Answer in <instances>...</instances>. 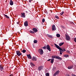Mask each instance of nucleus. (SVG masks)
<instances>
[{
  "label": "nucleus",
  "instance_id": "1",
  "mask_svg": "<svg viewBox=\"0 0 76 76\" xmlns=\"http://www.w3.org/2000/svg\"><path fill=\"white\" fill-rule=\"evenodd\" d=\"M55 47L57 48H58V49H59V51L60 52V54H62V53H63L64 51H66V49H61V47H60V46H58L57 44H55Z\"/></svg>",
  "mask_w": 76,
  "mask_h": 76
},
{
  "label": "nucleus",
  "instance_id": "2",
  "mask_svg": "<svg viewBox=\"0 0 76 76\" xmlns=\"http://www.w3.org/2000/svg\"><path fill=\"white\" fill-rule=\"evenodd\" d=\"M52 58H56V59H58L59 60H62L61 58L60 57L56 56H52Z\"/></svg>",
  "mask_w": 76,
  "mask_h": 76
},
{
  "label": "nucleus",
  "instance_id": "3",
  "mask_svg": "<svg viewBox=\"0 0 76 76\" xmlns=\"http://www.w3.org/2000/svg\"><path fill=\"white\" fill-rule=\"evenodd\" d=\"M38 52L40 54V55H42V54H44V51H43V50L41 49H39L38 50Z\"/></svg>",
  "mask_w": 76,
  "mask_h": 76
},
{
  "label": "nucleus",
  "instance_id": "4",
  "mask_svg": "<svg viewBox=\"0 0 76 76\" xmlns=\"http://www.w3.org/2000/svg\"><path fill=\"white\" fill-rule=\"evenodd\" d=\"M66 36V40H67V41H70V38L69 36V35L66 34L65 35Z\"/></svg>",
  "mask_w": 76,
  "mask_h": 76
},
{
  "label": "nucleus",
  "instance_id": "5",
  "mask_svg": "<svg viewBox=\"0 0 76 76\" xmlns=\"http://www.w3.org/2000/svg\"><path fill=\"white\" fill-rule=\"evenodd\" d=\"M56 26H55V25H53L52 26V31H56Z\"/></svg>",
  "mask_w": 76,
  "mask_h": 76
},
{
  "label": "nucleus",
  "instance_id": "6",
  "mask_svg": "<svg viewBox=\"0 0 76 76\" xmlns=\"http://www.w3.org/2000/svg\"><path fill=\"white\" fill-rule=\"evenodd\" d=\"M16 53H17V55L19 57L22 54V53L19 51H16Z\"/></svg>",
  "mask_w": 76,
  "mask_h": 76
},
{
  "label": "nucleus",
  "instance_id": "7",
  "mask_svg": "<svg viewBox=\"0 0 76 76\" xmlns=\"http://www.w3.org/2000/svg\"><path fill=\"white\" fill-rule=\"evenodd\" d=\"M47 50L49 51H51V48H50V46L48 45L47 46Z\"/></svg>",
  "mask_w": 76,
  "mask_h": 76
},
{
  "label": "nucleus",
  "instance_id": "8",
  "mask_svg": "<svg viewBox=\"0 0 76 76\" xmlns=\"http://www.w3.org/2000/svg\"><path fill=\"white\" fill-rule=\"evenodd\" d=\"M43 66H40L38 67V70L40 71V70H41L43 69Z\"/></svg>",
  "mask_w": 76,
  "mask_h": 76
},
{
  "label": "nucleus",
  "instance_id": "9",
  "mask_svg": "<svg viewBox=\"0 0 76 76\" xmlns=\"http://www.w3.org/2000/svg\"><path fill=\"white\" fill-rule=\"evenodd\" d=\"M58 73H59V71H57L54 74L53 76H56V75L58 74Z\"/></svg>",
  "mask_w": 76,
  "mask_h": 76
},
{
  "label": "nucleus",
  "instance_id": "10",
  "mask_svg": "<svg viewBox=\"0 0 76 76\" xmlns=\"http://www.w3.org/2000/svg\"><path fill=\"white\" fill-rule=\"evenodd\" d=\"M28 21H26L24 23V26H28Z\"/></svg>",
  "mask_w": 76,
  "mask_h": 76
},
{
  "label": "nucleus",
  "instance_id": "11",
  "mask_svg": "<svg viewBox=\"0 0 76 76\" xmlns=\"http://www.w3.org/2000/svg\"><path fill=\"white\" fill-rule=\"evenodd\" d=\"M32 60H33V61H36V60H37V58H36V57H35L34 56H33V58L32 59Z\"/></svg>",
  "mask_w": 76,
  "mask_h": 76
},
{
  "label": "nucleus",
  "instance_id": "12",
  "mask_svg": "<svg viewBox=\"0 0 76 76\" xmlns=\"http://www.w3.org/2000/svg\"><path fill=\"white\" fill-rule=\"evenodd\" d=\"M22 15L21 16V17L22 18H25V13H21Z\"/></svg>",
  "mask_w": 76,
  "mask_h": 76
},
{
  "label": "nucleus",
  "instance_id": "13",
  "mask_svg": "<svg viewBox=\"0 0 76 76\" xmlns=\"http://www.w3.org/2000/svg\"><path fill=\"white\" fill-rule=\"evenodd\" d=\"M33 31H34L35 32H38V30H37V29L36 28H34L33 29Z\"/></svg>",
  "mask_w": 76,
  "mask_h": 76
},
{
  "label": "nucleus",
  "instance_id": "14",
  "mask_svg": "<svg viewBox=\"0 0 76 76\" xmlns=\"http://www.w3.org/2000/svg\"><path fill=\"white\" fill-rule=\"evenodd\" d=\"M10 4L11 6L13 5V2L12 1V0H10Z\"/></svg>",
  "mask_w": 76,
  "mask_h": 76
},
{
  "label": "nucleus",
  "instance_id": "15",
  "mask_svg": "<svg viewBox=\"0 0 76 76\" xmlns=\"http://www.w3.org/2000/svg\"><path fill=\"white\" fill-rule=\"evenodd\" d=\"M27 57L28 58H29V59H31L32 58H31V55L30 54L29 55H27Z\"/></svg>",
  "mask_w": 76,
  "mask_h": 76
},
{
  "label": "nucleus",
  "instance_id": "16",
  "mask_svg": "<svg viewBox=\"0 0 76 76\" xmlns=\"http://www.w3.org/2000/svg\"><path fill=\"white\" fill-rule=\"evenodd\" d=\"M73 66H70L68 67V69H72L73 68Z\"/></svg>",
  "mask_w": 76,
  "mask_h": 76
},
{
  "label": "nucleus",
  "instance_id": "17",
  "mask_svg": "<svg viewBox=\"0 0 76 76\" xmlns=\"http://www.w3.org/2000/svg\"><path fill=\"white\" fill-rule=\"evenodd\" d=\"M47 36L49 38H53V36L51 35H50L49 34H47Z\"/></svg>",
  "mask_w": 76,
  "mask_h": 76
},
{
  "label": "nucleus",
  "instance_id": "18",
  "mask_svg": "<svg viewBox=\"0 0 76 76\" xmlns=\"http://www.w3.org/2000/svg\"><path fill=\"white\" fill-rule=\"evenodd\" d=\"M30 65H31V66L32 67H34V66H35V64H34V63H33L32 62H31Z\"/></svg>",
  "mask_w": 76,
  "mask_h": 76
},
{
  "label": "nucleus",
  "instance_id": "19",
  "mask_svg": "<svg viewBox=\"0 0 76 76\" xmlns=\"http://www.w3.org/2000/svg\"><path fill=\"white\" fill-rule=\"evenodd\" d=\"M54 58H52L51 59V63H53V62H54Z\"/></svg>",
  "mask_w": 76,
  "mask_h": 76
},
{
  "label": "nucleus",
  "instance_id": "20",
  "mask_svg": "<svg viewBox=\"0 0 76 76\" xmlns=\"http://www.w3.org/2000/svg\"><path fill=\"white\" fill-rule=\"evenodd\" d=\"M64 57H66V58L69 57V55H64Z\"/></svg>",
  "mask_w": 76,
  "mask_h": 76
},
{
  "label": "nucleus",
  "instance_id": "21",
  "mask_svg": "<svg viewBox=\"0 0 76 76\" xmlns=\"http://www.w3.org/2000/svg\"><path fill=\"white\" fill-rule=\"evenodd\" d=\"M4 16H5V17L7 18L8 19H9V16H8L7 15H6L5 14H4Z\"/></svg>",
  "mask_w": 76,
  "mask_h": 76
},
{
  "label": "nucleus",
  "instance_id": "22",
  "mask_svg": "<svg viewBox=\"0 0 76 76\" xmlns=\"http://www.w3.org/2000/svg\"><path fill=\"white\" fill-rule=\"evenodd\" d=\"M63 44H64V43H63V42L61 43H60L59 44V46H61V45H63Z\"/></svg>",
  "mask_w": 76,
  "mask_h": 76
},
{
  "label": "nucleus",
  "instance_id": "23",
  "mask_svg": "<svg viewBox=\"0 0 76 76\" xmlns=\"http://www.w3.org/2000/svg\"><path fill=\"white\" fill-rule=\"evenodd\" d=\"M0 68L1 69V70H3V66H2L1 65H0Z\"/></svg>",
  "mask_w": 76,
  "mask_h": 76
},
{
  "label": "nucleus",
  "instance_id": "24",
  "mask_svg": "<svg viewBox=\"0 0 76 76\" xmlns=\"http://www.w3.org/2000/svg\"><path fill=\"white\" fill-rule=\"evenodd\" d=\"M56 37H60V35L59 34H56Z\"/></svg>",
  "mask_w": 76,
  "mask_h": 76
},
{
  "label": "nucleus",
  "instance_id": "25",
  "mask_svg": "<svg viewBox=\"0 0 76 76\" xmlns=\"http://www.w3.org/2000/svg\"><path fill=\"white\" fill-rule=\"evenodd\" d=\"M37 40H35L34 41V43H35V44H36V43H37Z\"/></svg>",
  "mask_w": 76,
  "mask_h": 76
},
{
  "label": "nucleus",
  "instance_id": "26",
  "mask_svg": "<svg viewBox=\"0 0 76 76\" xmlns=\"http://www.w3.org/2000/svg\"><path fill=\"white\" fill-rule=\"evenodd\" d=\"M22 52L23 53H25L26 52V50H22Z\"/></svg>",
  "mask_w": 76,
  "mask_h": 76
},
{
  "label": "nucleus",
  "instance_id": "27",
  "mask_svg": "<svg viewBox=\"0 0 76 76\" xmlns=\"http://www.w3.org/2000/svg\"><path fill=\"white\" fill-rule=\"evenodd\" d=\"M63 13H64V12L62 11L60 13V14L61 15H63Z\"/></svg>",
  "mask_w": 76,
  "mask_h": 76
},
{
  "label": "nucleus",
  "instance_id": "28",
  "mask_svg": "<svg viewBox=\"0 0 76 76\" xmlns=\"http://www.w3.org/2000/svg\"><path fill=\"white\" fill-rule=\"evenodd\" d=\"M30 32L31 33H32V34H34V32L32 31H30Z\"/></svg>",
  "mask_w": 76,
  "mask_h": 76
},
{
  "label": "nucleus",
  "instance_id": "29",
  "mask_svg": "<svg viewBox=\"0 0 76 76\" xmlns=\"http://www.w3.org/2000/svg\"><path fill=\"white\" fill-rule=\"evenodd\" d=\"M66 52L67 53H69V54H70V52L68 50L66 51Z\"/></svg>",
  "mask_w": 76,
  "mask_h": 76
},
{
  "label": "nucleus",
  "instance_id": "30",
  "mask_svg": "<svg viewBox=\"0 0 76 76\" xmlns=\"http://www.w3.org/2000/svg\"><path fill=\"white\" fill-rule=\"evenodd\" d=\"M56 18V19H58L59 18L58 17V16H57V15H56L55 16Z\"/></svg>",
  "mask_w": 76,
  "mask_h": 76
},
{
  "label": "nucleus",
  "instance_id": "31",
  "mask_svg": "<svg viewBox=\"0 0 76 76\" xmlns=\"http://www.w3.org/2000/svg\"><path fill=\"white\" fill-rule=\"evenodd\" d=\"M42 48L43 49H44L45 50V49H46V47L45 46V47H43Z\"/></svg>",
  "mask_w": 76,
  "mask_h": 76
},
{
  "label": "nucleus",
  "instance_id": "32",
  "mask_svg": "<svg viewBox=\"0 0 76 76\" xmlns=\"http://www.w3.org/2000/svg\"><path fill=\"white\" fill-rule=\"evenodd\" d=\"M46 76H49V74L48 73H46Z\"/></svg>",
  "mask_w": 76,
  "mask_h": 76
},
{
  "label": "nucleus",
  "instance_id": "33",
  "mask_svg": "<svg viewBox=\"0 0 76 76\" xmlns=\"http://www.w3.org/2000/svg\"><path fill=\"white\" fill-rule=\"evenodd\" d=\"M44 22H45V19H43L42 20V22H43V23H44Z\"/></svg>",
  "mask_w": 76,
  "mask_h": 76
},
{
  "label": "nucleus",
  "instance_id": "34",
  "mask_svg": "<svg viewBox=\"0 0 76 76\" xmlns=\"http://www.w3.org/2000/svg\"><path fill=\"white\" fill-rule=\"evenodd\" d=\"M72 76H76V75H75V74H72Z\"/></svg>",
  "mask_w": 76,
  "mask_h": 76
},
{
  "label": "nucleus",
  "instance_id": "35",
  "mask_svg": "<svg viewBox=\"0 0 76 76\" xmlns=\"http://www.w3.org/2000/svg\"><path fill=\"white\" fill-rule=\"evenodd\" d=\"M74 41H75V42H76V38H75L74 39Z\"/></svg>",
  "mask_w": 76,
  "mask_h": 76
},
{
  "label": "nucleus",
  "instance_id": "36",
  "mask_svg": "<svg viewBox=\"0 0 76 76\" xmlns=\"http://www.w3.org/2000/svg\"><path fill=\"white\" fill-rule=\"evenodd\" d=\"M50 60H51V59H49L48 60V61H50Z\"/></svg>",
  "mask_w": 76,
  "mask_h": 76
},
{
  "label": "nucleus",
  "instance_id": "37",
  "mask_svg": "<svg viewBox=\"0 0 76 76\" xmlns=\"http://www.w3.org/2000/svg\"><path fill=\"white\" fill-rule=\"evenodd\" d=\"M62 28H64V26H62Z\"/></svg>",
  "mask_w": 76,
  "mask_h": 76
},
{
  "label": "nucleus",
  "instance_id": "38",
  "mask_svg": "<svg viewBox=\"0 0 76 76\" xmlns=\"http://www.w3.org/2000/svg\"><path fill=\"white\" fill-rule=\"evenodd\" d=\"M9 76H13V75H10Z\"/></svg>",
  "mask_w": 76,
  "mask_h": 76
},
{
  "label": "nucleus",
  "instance_id": "39",
  "mask_svg": "<svg viewBox=\"0 0 76 76\" xmlns=\"http://www.w3.org/2000/svg\"><path fill=\"white\" fill-rule=\"evenodd\" d=\"M17 23L18 24L19 23V22H17Z\"/></svg>",
  "mask_w": 76,
  "mask_h": 76
},
{
  "label": "nucleus",
  "instance_id": "40",
  "mask_svg": "<svg viewBox=\"0 0 76 76\" xmlns=\"http://www.w3.org/2000/svg\"><path fill=\"white\" fill-rule=\"evenodd\" d=\"M29 2H31V1H29Z\"/></svg>",
  "mask_w": 76,
  "mask_h": 76
},
{
  "label": "nucleus",
  "instance_id": "41",
  "mask_svg": "<svg viewBox=\"0 0 76 76\" xmlns=\"http://www.w3.org/2000/svg\"><path fill=\"white\" fill-rule=\"evenodd\" d=\"M26 12H27V11H26Z\"/></svg>",
  "mask_w": 76,
  "mask_h": 76
}]
</instances>
